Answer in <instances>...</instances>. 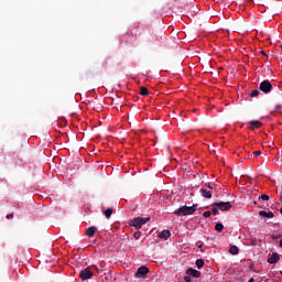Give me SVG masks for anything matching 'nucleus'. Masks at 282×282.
Here are the masks:
<instances>
[{
    "label": "nucleus",
    "mask_w": 282,
    "mask_h": 282,
    "mask_svg": "<svg viewBox=\"0 0 282 282\" xmlns=\"http://www.w3.org/2000/svg\"><path fill=\"white\" fill-rule=\"evenodd\" d=\"M197 210V205H193V206H183L177 208L174 212V215H176L177 217H182V216H186V215H193V213H195Z\"/></svg>",
    "instance_id": "nucleus-1"
},
{
    "label": "nucleus",
    "mask_w": 282,
    "mask_h": 282,
    "mask_svg": "<svg viewBox=\"0 0 282 282\" xmlns=\"http://www.w3.org/2000/svg\"><path fill=\"white\" fill-rule=\"evenodd\" d=\"M91 269L97 270V272H100V270H98V267L96 265L87 267L86 269L79 272L82 281H88V279H91L94 276V272H91Z\"/></svg>",
    "instance_id": "nucleus-2"
},
{
    "label": "nucleus",
    "mask_w": 282,
    "mask_h": 282,
    "mask_svg": "<svg viewBox=\"0 0 282 282\" xmlns=\"http://www.w3.org/2000/svg\"><path fill=\"white\" fill-rule=\"evenodd\" d=\"M148 221H151V217H135L130 221V226H133V228H137V230H140L144 224H148Z\"/></svg>",
    "instance_id": "nucleus-3"
},
{
    "label": "nucleus",
    "mask_w": 282,
    "mask_h": 282,
    "mask_svg": "<svg viewBox=\"0 0 282 282\" xmlns=\"http://www.w3.org/2000/svg\"><path fill=\"white\" fill-rule=\"evenodd\" d=\"M212 206H216L217 209L223 210V212H228L230 208H232V203L230 202H219V203H214Z\"/></svg>",
    "instance_id": "nucleus-4"
},
{
    "label": "nucleus",
    "mask_w": 282,
    "mask_h": 282,
    "mask_svg": "<svg viewBox=\"0 0 282 282\" xmlns=\"http://www.w3.org/2000/svg\"><path fill=\"white\" fill-rule=\"evenodd\" d=\"M260 91H263V94H270L272 91V83L268 79L263 80L260 84Z\"/></svg>",
    "instance_id": "nucleus-5"
},
{
    "label": "nucleus",
    "mask_w": 282,
    "mask_h": 282,
    "mask_svg": "<svg viewBox=\"0 0 282 282\" xmlns=\"http://www.w3.org/2000/svg\"><path fill=\"white\" fill-rule=\"evenodd\" d=\"M147 274H149V268H147V265H142L137 270L134 276L135 279H144Z\"/></svg>",
    "instance_id": "nucleus-6"
},
{
    "label": "nucleus",
    "mask_w": 282,
    "mask_h": 282,
    "mask_svg": "<svg viewBox=\"0 0 282 282\" xmlns=\"http://www.w3.org/2000/svg\"><path fill=\"white\" fill-rule=\"evenodd\" d=\"M279 261H281V257L276 252H273L271 257H269L267 260V262L271 265H274V263H279Z\"/></svg>",
    "instance_id": "nucleus-7"
},
{
    "label": "nucleus",
    "mask_w": 282,
    "mask_h": 282,
    "mask_svg": "<svg viewBox=\"0 0 282 282\" xmlns=\"http://www.w3.org/2000/svg\"><path fill=\"white\" fill-rule=\"evenodd\" d=\"M185 274L193 276L194 279H199V276H202V272L193 268L187 269Z\"/></svg>",
    "instance_id": "nucleus-8"
},
{
    "label": "nucleus",
    "mask_w": 282,
    "mask_h": 282,
    "mask_svg": "<svg viewBox=\"0 0 282 282\" xmlns=\"http://www.w3.org/2000/svg\"><path fill=\"white\" fill-rule=\"evenodd\" d=\"M200 195L202 197H204L205 199H212L213 198V191L207 189L205 187L200 188Z\"/></svg>",
    "instance_id": "nucleus-9"
},
{
    "label": "nucleus",
    "mask_w": 282,
    "mask_h": 282,
    "mask_svg": "<svg viewBox=\"0 0 282 282\" xmlns=\"http://www.w3.org/2000/svg\"><path fill=\"white\" fill-rule=\"evenodd\" d=\"M260 127H261L260 121L252 120L249 122V129H251V131H254L256 129H260Z\"/></svg>",
    "instance_id": "nucleus-10"
},
{
    "label": "nucleus",
    "mask_w": 282,
    "mask_h": 282,
    "mask_svg": "<svg viewBox=\"0 0 282 282\" xmlns=\"http://www.w3.org/2000/svg\"><path fill=\"white\" fill-rule=\"evenodd\" d=\"M259 215L260 217H267V219H272L274 217V213L265 210H260Z\"/></svg>",
    "instance_id": "nucleus-11"
},
{
    "label": "nucleus",
    "mask_w": 282,
    "mask_h": 282,
    "mask_svg": "<svg viewBox=\"0 0 282 282\" xmlns=\"http://www.w3.org/2000/svg\"><path fill=\"white\" fill-rule=\"evenodd\" d=\"M98 230V228L96 227H89L87 230H86V236L87 237H94V235H96V231Z\"/></svg>",
    "instance_id": "nucleus-12"
},
{
    "label": "nucleus",
    "mask_w": 282,
    "mask_h": 282,
    "mask_svg": "<svg viewBox=\"0 0 282 282\" xmlns=\"http://www.w3.org/2000/svg\"><path fill=\"white\" fill-rule=\"evenodd\" d=\"M160 239H169L171 237V231L170 230H163L162 232L159 234Z\"/></svg>",
    "instance_id": "nucleus-13"
},
{
    "label": "nucleus",
    "mask_w": 282,
    "mask_h": 282,
    "mask_svg": "<svg viewBox=\"0 0 282 282\" xmlns=\"http://www.w3.org/2000/svg\"><path fill=\"white\" fill-rule=\"evenodd\" d=\"M230 254H239V247L231 246L229 249Z\"/></svg>",
    "instance_id": "nucleus-14"
},
{
    "label": "nucleus",
    "mask_w": 282,
    "mask_h": 282,
    "mask_svg": "<svg viewBox=\"0 0 282 282\" xmlns=\"http://www.w3.org/2000/svg\"><path fill=\"white\" fill-rule=\"evenodd\" d=\"M111 215H113V209L108 208V209L105 210V217H106V219H110V218H111Z\"/></svg>",
    "instance_id": "nucleus-15"
},
{
    "label": "nucleus",
    "mask_w": 282,
    "mask_h": 282,
    "mask_svg": "<svg viewBox=\"0 0 282 282\" xmlns=\"http://www.w3.org/2000/svg\"><path fill=\"white\" fill-rule=\"evenodd\" d=\"M196 267L198 270H202V268H204V259H197Z\"/></svg>",
    "instance_id": "nucleus-16"
},
{
    "label": "nucleus",
    "mask_w": 282,
    "mask_h": 282,
    "mask_svg": "<svg viewBox=\"0 0 282 282\" xmlns=\"http://www.w3.org/2000/svg\"><path fill=\"white\" fill-rule=\"evenodd\" d=\"M215 230H217V232H221V230H224V224L217 223L215 226Z\"/></svg>",
    "instance_id": "nucleus-17"
},
{
    "label": "nucleus",
    "mask_w": 282,
    "mask_h": 282,
    "mask_svg": "<svg viewBox=\"0 0 282 282\" xmlns=\"http://www.w3.org/2000/svg\"><path fill=\"white\" fill-rule=\"evenodd\" d=\"M140 94L141 96H149V89L147 87H141Z\"/></svg>",
    "instance_id": "nucleus-18"
},
{
    "label": "nucleus",
    "mask_w": 282,
    "mask_h": 282,
    "mask_svg": "<svg viewBox=\"0 0 282 282\" xmlns=\"http://www.w3.org/2000/svg\"><path fill=\"white\" fill-rule=\"evenodd\" d=\"M205 188H209L208 191H213L215 188V183H206Z\"/></svg>",
    "instance_id": "nucleus-19"
},
{
    "label": "nucleus",
    "mask_w": 282,
    "mask_h": 282,
    "mask_svg": "<svg viewBox=\"0 0 282 282\" xmlns=\"http://www.w3.org/2000/svg\"><path fill=\"white\" fill-rule=\"evenodd\" d=\"M259 94H260L259 90L254 89L251 91L250 96H251V98H257V96H259Z\"/></svg>",
    "instance_id": "nucleus-20"
},
{
    "label": "nucleus",
    "mask_w": 282,
    "mask_h": 282,
    "mask_svg": "<svg viewBox=\"0 0 282 282\" xmlns=\"http://www.w3.org/2000/svg\"><path fill=\"white\" fill-rule=\"evenodd\" d=\"M259 199H263V202H268L270 199V196L268 194H263L259 197Z\"/></svg>",
    "instance_id": "nucleus-21"
},
{
    "label": "nucleus",
    "mask_w": 282,
    "mask_h": 282,
    "mask_svg": "<svg viewBox=\"0 0 282 282\" xmlns=\"http://www.w3.org/2000/svg\"><path fill=\"white\" fill-rule=\"evenodd\" d=\"M275 111H276L278 113H282V105H281V104H279V105L275 106Z\"/></svg>",
    "instance_id": "nucleus-22"
},
{
    "label": "nucleus",
    "mask_w": 282,
    "mask_h": 282,
    "mask_svg": "<svg viewBox=\"0 0 282 282\" xmlns=\"http://www.w3.org/2000/svg\"><path fill=\"white\" fill-rule=\"evenodd\" d=\"M212 213H213L214 215H219V209L217 208V206H213Z\"/></svg>",
    "instance_id": "nucleus-23"
},
{
    "label": "nucleus",
    "mask_w": 282,
    "mask_h": 282,
    "mask_svg": "<svg viewBox=\"0 0 282 282\" xmlns=\"http://www.w3.org/2000/svg\"><path fill=\"white\" fill-rule=\"evenodd\" d=\"M109 65V63L107 62V61H102L101 62V67L104 68V69H107V66Z\"/></svg>",
    "instance_id": "nucleus-24"
},
{
    "label": "nucleus",
    "mask_w": 282,
    "mask_h": 282,
    "mask_svg": "<svg viewBox=\"0 0 282 282\" xmlns=\"http://www.w3.org/2000/svg\"><path fill=\"white\" fill-rule=\"evenodd\" d=\"M210 215H213V213L208 210L203 214V216L206 218L210 217Z\"/></svg>",
    "instance_id": "nucleus-25"
},
{
    "label": "nucleus",
    "mask_w": 282,
    "mask_h": 282,
    "mask_svg": "<svg viewBox=\"0 0 282 282\" xmlns=\"http://www.w3.org/2000/svg\"><path fill=\"white\" fill-rule=\"evenodd\" d=\"M141 232L140 231H135L133 237L134 239H140Z\"/></svg>",
    "instance_id": "nucleus-26"
},
{
    "label": "nucleus",
    "mask_w": 282,
    "mask_h": 282,
    "mask_svg": "<svg viewBox=\"0 0 282 282\" xmlns=\"http://www.w3.org/2000/svg\"><path fill=\"white\" fill-rule=\"evenodd\" d=\"M184 281H185V282H191V275H188V274L185 275V276H184Z\"/></svg>",
    "instance_id": "nucleus-27"
},
{
    "label": "nucleus",
    "mask_w": 282,
    "mask_h": 282,
    "mask_svg": "<svg viewBox=\"0 0 282 282\" xmlns=\"http://www.w3.org/2000/svg\"><path fill=\"white\" fill-rule=\"evenodd\" d=\"M253 155H254L256 158H258L259 155H261V151H254V152H253Z\"/></svg>",
    "instance_id": "nucleus-28"
},
{
    "label": "nucleus",
    "mask_w": 282,
    "mask_h": 282,
    "mask_svg": "<svg viewBox=\"0 0 282 282\" xmlns=\"http://www.w3.org/2000/svg\"><path fill=\"white\" fill-rule=\"evenodd\" d=\"M14 218V214H8L7 215V219H13Z\"/></svg>",
    "instance_id": "nucleus-29"
},
{
    "label": "nucleus",
    "mask_w": 282,
    "mask_h": 282,
    "mask_svg": "<svg viewBox=\"0 0 282 282\" xmlns=\"http://www.w3.org/2000/svg\"><path fill=\"white\" fill-rule=\"evenodd\" d=\"M261 54H262L263 56H265V51H261Z\"/></svg>",
    "instance_id": "nucleus-30"
},
{
    "label": "nucleus",
    "mask_w": 282,
    "mask_h": 282,
    "mask_svg": "<svg viewBox=\"0 0 282 282\" xmlns=\"http://www.w3.org/2000/svg\"><path fill=\"white\" fill-rule=\"evenodd\" d=\"M280 248H282V239L280 240Z\"/></svg>",
    "instance_id": "nucleus-31"
},
{
    "label": "nucleus",
    "mask_w": 282,
    "mask_h": 282,
    "mask_svg": "<svg viewBox=\"0 0 282 282\" xmlns=\"http://www.w3.org/2000/svg\"><path fill=\"white\" fill-rule=\"evenodd\" d=\"M280 98H281V100H282V93L280 94Z\"/></svg>",
    "instance_id": "nucleus-32"
}]
</instances>
